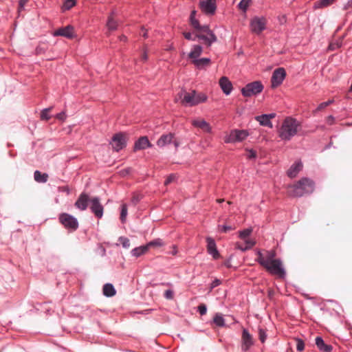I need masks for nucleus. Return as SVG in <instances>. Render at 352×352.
Listing matches in <instances>:
<instances>
[{
    "instance_id": "63",
    "label": "nucleus",
    "mask_w": 352,
    "mask_h": 352,
    "mask_svg": "<svg viewBox=\"0 0 352 352\" xmlns=\"http://www.w3.org/2000/svg\"><path fill=\"white\" fill-rule=\"evenodd\" d=\"M127 38L124 35H121L120 36V41L125 42L126 41Z\"/></svg>"
},
{
    "instance_id": "62",
    "label": "nucleus",
    "mask_w": 352,
    "mask_h": 352,
    "mask_svg": "<svg viewBox=\"0 0 352 352\" xmlns=\"http://www.w3.org/2000/svg\"><path fill=\"white\" fill-rule=\"evenodd\" d=\"M230 132L236 133V132H248V131H247V130H244V129H242V130H240V129H233Z\"/></svg>"
},
{
    "instance_id": "16",
    "label": "nucleus",
    "mask_w": 352,
    "mask_h": 352,
    "mask_svg": "<svg viewBox=\"0 0 352 352\" xmlns=\"http://www.w3.org/2000/svg\"><path fill=\"white\" fill-rule=\"evenodd\" d=\"M73 27L70 25H67L63 28H60L56 30L54 33V35L56 36H61L66 37L67 38H72L74 37L73 33Z\"/></svg>"
},
{
    "instance_id": "57",
    "label": "nucleus",
    "mask_w": 352,
    "mask_h": 352,
    "mask_svg": "<svg viewBox=\"0 0 352 352\" xmlns=\"http://www.w3.org/2000/svg\"><path fill=\"white\" fill-rule=\"evenodd\" d=\"M140 199V197H139V195H133L132 199H131V201L134 204H136Z\"/></svg>"
},
{
    "instance_id": "40",
    "label": "nucleus",
    "mask_w": 352,
    "mask_h": 352,
    "mask_svg": "<svg viewBox=\"0 0 352 352\" xmlns=\"http://www.w3.org/2000/svg\"><path fill=\"white\" fill-rule=\"evenodd\" d=\"M146 245L148 248L150 247H161V246L164 245V243L161 239H155V240H153V241L149 242Z\"/></svg>"
},
{
    "instance_id": "52",
    "label": "nucleus",
    "mask_w": 352,
    "mask_h": 352,
    "mask_svg": "<svg viewBox=\"0 0 352 352\" xmlns=\"http://www.w3.org/2000/svg\"><path fill=\"white\" fill-rule=\"evenodd\" d=\"M164 297L168 300L173 299V292L170 289L165 291Z\"/></svg>"
},
{
    "instance_id": "6",
    "label": "nucleus",
    "mask_w": 352,
    "mask_h": 352,
    "mask_svg": "<svg viewBox=\"0 0 352 352\" xmlns=\"http://www.w3.org/2000/svg\"><path fill=\"white\" fill-rule=\"evenodd\" d=\"M286 76V72L283 67H278L276 69L272 75L271 86L272 88H276L280 85Z\"/></svg>"
},
{
    "instance_id": "35",
    "label": "nucleus",
    "mask_w": 352,
    "mask_h": 352,
    "mask_svg": "<svg viewBox=\"0 0 352 352\" xmlns=\"http://www.w3.org/2000/svg\"><path fill=\"white\" fill-rule=\"evenodd\" d=\"M76 3V0H65L62 6V10L63 11L69 10L73 8Z\"/></svg>"
},
{
    "instance_id": "61",
    "label": "nucleus",
    "mask_w": 352,
    "mask_h": 352,
    "mask_svg": "<svg viewBox=\"0 0 352 352\" xmlns=\"http://www.w3.org/2000/svg\"><path fill=\"white\" fill-rule=\"evenodd\" d=\"M334 100H329L328 101H326V102H324L326 104L327 107H328L329 105L331 104L332 103H333Z\"/></svg>"
},
{
    "instance_id": "15",
    "label": "nucleus",
    "mask_w": 352,
    "mask_h": 352,
    "mask_svg": "<svg viewBox=\"0 0 352 352\" xmlns=\"http://www.w3.org/2000/svg\"><path fill=\"white\" fill-rule=\"evenodd\" d=\"M206 242L208 252L211 254L214 259L219 258L220 257V254L217 249L214 240L211 237H207Z\"/></svg>"
},
{
    "instance_id": "21",
    "label": "nucleus",
    "mask_w": 352,
    "mask_h": 352,
    "mask_svg": "<svg viewBox=\"0 0 352 352\" xmlns=\"http://www.w3.org/2000/svg\"><path fill=\"white\" fill-rule=\"evenodd\" d=\"M316 344L322 352H331L333 349L331 345L325 344L321 337L316 338Z\"/></svg>"
},
{
    "instance_id": "12",
    "label": "nucleus",
    "mask_w": 352,
    "mask_h": 352,
    "mask_svg": "<svg viewBox=\"0 0 352 352\" xmlns=\"http://www.w3.org/2000/svg\"><path fill=\"white\" fill-rule=\"evenodd\" d=\"M241 341V349L243 351H247L254 344V340L252 336L245 329H243V330Z\"/></svg>"
},
{
    "instance_id": "24",
    "label": "nucleus",
    "mask_w": 352,
    "mask_h": 352,
    "mask_svg": "<svg viewBox=\"0 0 352 352\" xmlns=\"http://www.w3.org/2000/svg\"><path fill=\"white\" fill-rule=\"evenodd\" d=\"M211 60L210 58H201L192 60V63L198 69H203L206 66L209 65Z\"/></svg>"
},
{
    "instance_id": "22",
    "label": "nucleus",
    "mask_w": 352,
    "mask_h": 352,
    "mask_svg": "<svg viewBox=\"0 0 352 352\" xmlns=\"http://www.w3.org/2000/svg\"><path fill=\"white\" fill-rule=\"evenodd\" d=\"M203 52V48L199 45H194L192 46V48L190 53L188 54V57L192 59V61L193 60H196L199 58L200 55Z\"/></svg>"
},
{
    "instance_id": "36",
    "label": "nucleus",
    "mask_w": 352,
    "mask_h": 352,
    "mask_svg": "<svg viewBox=\"0 0 352 352\" xmlns=\"http://www.w3.org/2000/svg\"><path fill=\"white\" fill-rule=\"evenodd\" d=\"M207 96L204 93H197L195 94V100L197 102V105L207 100Z\"/></svg>"
},
{
    "instance_id": "20",
    "label": "nucleus",
    "mask_w": 352,
    "mask_h": 352,
    "mask_svg": "<svg viewBox=\"0 0 352 352\" xmlns=\"http://www.w3.org/2000/svg\"><path fill=\"white\" fill-rule=\"evenodd\" d=\"M192 124L195 127L205 130L206 132H211V127L209 123L203 119L195 120Z\"/></svg>"
},
{
    "instance_id": "14",
    "label": "nucleus",
    "mask_w": 352,
    "mask_h": 352,
    "mask_svg": "<svg viewBox=\"0 0 352 352\" xmlns=\"http://www.w3.org/2000/svg\"><path fill=\"white\" fill-rule=\"evenodd\" d=\"M219 86L226 96L230 94L233 88L231 81L226 76H223L219 79Z\"/></svg>"
},
{
    "instance_id": "54",
    "label": "nucleus",
    "mask_w": 352,
    "mask_h": 352,
    "mask_svg": "<svg viewBox=\"0 0 352 352\" xmlns=\"http://www.w3.org/2000/svg\"><path fill=\"white\" fill-rule=\"evenodd\" d=\"M327 107L325 103L323 102L322 103H320L318 107L314 111V113L316 114L317 112L318 111H320L322 110H323L324 109H325Z\"/></svg>"
},
{
    "instance_id": "10",
    "label": "nucleus",
    "mask_w": 352,
    "mask_h": 352,
    "mask_svg": "<svg viewBox=\"0 0 352 352\" xmlns=\"http://www.w3.org/2000/svg\"><path fill=\"white\" fill-rule=\"evenodd\" d=\"M299 124L300 123L296 119L287 117L283 122L281 132H297Z\"/></svg>"
},
{
    "instance_id": "5",
    "label": "nucleus",
    "mask_w": 352,
    "mask_h": 352,
    "mask_svg": "<svg viewBox=\"0 0 352 352\" xmlns=\"http://www.w3.org/2000/svg\"><path fill=\"white\" fill-rule=\"evenodd\" d=\"M59 221L66 228L72 230H76L78 227V223L76 219L67 213L60 214Z\"/></svg>"
},
{
    "instance_id": "49",
    "label": "nucleus",
    "mask_w": 352,
    "mask_h": 352,
    "mask_svg": "<svg viewBox=\"0 0 352 352\" xmlns=\"http://www.w3.org/2000/svg\"><path fill=\"white\" fill-rule=\"evenodd\" d=\"M198 311L201 316L205 315L207 311L206 306L204 304H201L198 307Z\"/></svg>"
},
{
    "instance_id": "1",
    "label": "nucleus",
    "mask_w": 352,
    "mask_h": 352,
    "mask_svg": "<svg viewBox=\"0 0 352 352\" xmlns=\"http://www.w3.org/2000/svg\"><path fill=\"white\" fill-rule=\"evenodd\" d=\"M257 256L256 261L268 272L280 278L285 276V271L283 267V263L280 259L275 258L276 253L274 251L267 252L265 256L258 252Z\"/></svg>"
},
{
    "instance_id": "42",
    "label": "nucleus",
    "mask_w": 352,
    "mask_h": 352,
    "mask_svg": "<svg viewBox=\"0 0 352 352\" xmlns=\"http://www.w3.org/2000/svg\"><path fill=\"white\" fill-rule=\"evenodd\" d=\"M55 118L59 121L64 122L67 118V115L66 114L65 111H62L61 112L56 114Z\"/></svg>"
},
{
    "instance_id": "43",
    "label": "nucleus",
    "mask_w": 352,
    "mask_h": 352,
    "mask_svg": "<svg viewBox=\"0 0 352 352\" xmlns=\"http://www.w3.org/2000/svg\"><path fill=\"white\" fill-rule=\"evenodd\" d=\"M119 241L124 248H129L130 247V241L126 237H120Z\"/></svg>"
},
{
    "instance_id": "56",
    "label": "nucleus",
    "mask_w": 352,
    "mask_h": 352,
    "mask_svg": "<svg viewBox=\"0 0 352 352\" xmlns=\"http://www.w3.org/2000/svg\"><path fill=\"white\" fill-rule=\"evenodd\" d=\"M293 133H280V137L282 138V139H289L290 137L292 135Z\"/></svg>"
},
{
    "instance_id": "45",
    "label": "nucleus",
    "mask_w": 352,
    "mask_h": 352,
    "mask_svg": "<svg viewBox=\"0 0 352 352\" xmlns=\"http://www.w3.org/2000/svg\"><path fill=\"white\" fill-rule=\"evenodd\" d=\"M296 349L298 351H302L305 348V343L300 339H296Z\"/></svg>"
},
{
    "instance_id": "44",
    "label": "nucleus",
    "mask_w": 352,
    "mask_h": 352,
    "mask_svg": "<svg viewBox=\"0 0 352 352\" xmlns=\"http://www.w3.org/2000/svg\"><path fill=\"white\" fill-rule=\"evenodd\" d=\"M243 240H244V243H245V246H246L248 250L252 248L255 244L254 241H253L250 239L247 238Z\"/></svg>"
},
{
    "instance_id": "37",
    "label": "nucleus",
    "mask_w": 352,
    "mask_h": 352,
    "mask_svg": "<svg viewBox=\"0 0 352 352\" xmlns=\"http://www.w3.org/2000/svg\"><path fill=\"white\" fill-rule=\"evenodd\" d=\"M250 1L251 0H241L238 4L239 9L244 12H246Z\"/></svg>"
},
{
    "instance_id": "30",
    "label": "nucleus",
    "mask_w": 352,
    "mask_h": 352,
    "mask_svg": "<svg viewBox=\"0 0 352 352\" xmlns=\"http://www.w3.org/2000/svg\"><path fill=\"white\" fill-rule=\"evenodd\" d=\"M113 14V12H112L111 15L109 16L108 20L107 22V26L108 29L111 31H113L117 30L118 28V22L113 19L112 15Z\"/></svg>"
},
{
    "instance_id": "31",
    "label": "nucleus",
    "mask_w": 352,
    "mask_h": 352,
    "mask_svg": "<svg viewBox=\"0 0 352 352\" xmlns=\"http://www.w3.org/2000/svg\"><path fill=\"white\" fill-rule=\"evenodd\" d=\"M53 109L52 107H50L47 108L43 109L40 113V118L41 120H50L52 116L50 115V111Z\"/></svg>"
},
{
    "instance_id": "32",
    "label": "nucleus",
    "mask_w": 352,
    "mask_h": 352,
    "mask_svg": "<svg viewBox=\"0 0 352 352\" xmlns=\"http://www.w3.org/2000/svg\"><path fill=\"white\" fill-rule=\"evenodd\" d=\"M196 10H192L190 14V25L195 29V28H199V22L195 18Z\"/></svg>"
},
{
    "instance_id": "46",
    "label": "nucleus",
    "mask_w": 352,
    "mask_h": 352,
    "mask_svg": "<svg viewBox=\"0 0 352 352\" xmlns=\"http://www.w3.org/2000/svg\"><path fill=\"white\" fill-rule=\"evenodd\" d=\"M258 336H259L260 340L261 341V342L263 343L267 338V335H266L265 331L262 329H259Z\"/></svg>"
},
{
    "instance_id": "33",
    "label": "nucleus",
    "mask_w": 352,
    "mask_h": 352,
    "mask_svg": "<svg viewBox=\"0 0 352 352\" xmlns=\"http://www.w3.org/2000/svg\"><path fill=\"white\" fill-rule=\"evenodd\" d=\"M214 323L218 327H224L225 326V320L220 314H217L213 319Z\"/></svg>"
},
{
    "instance_id": "39",
    "label": "nucleus",
    "mask_w": 352,
    "mask_h": 352,
    "mask_svg": "<svg viewBox=\"0 0 352 352\" xmlns=\"http://www.w3.org/2000/svg\"><path fill=\"white\" fill-rule=\"evenodd\" d=\"M252 232V228L245 229L239 232V237L241 239H245L248 238V236L250 235Z\"/></svg>"
},
{
    "instance_id": "18",
    "label": "nucleus",
    "mask_w": 352,
    "mask_h": 352,
    "mask_svg": "<svg viewBox=\"0 0 352 352\" xmlns=\"http://www.w3.org/2000/svg\"><path fill=\"white\" fill-rule=\"evenodd\" d=\"M196 37L197 38L204 41L208 47L211 46L213 43L217 41V37L214 33L208 34L207 35L197 34Z\"/></svg>"
},
{
    "instance_id": "8",
    "label": "nucleus",
    "mask_w": 352,
    "mask_h": 352,
    "mask_svg": "<svg viewBox=\"0 0 352 352\" xmlns=\"http://www.w3.org/2000/svg\"><path fill=\"white\" fill-rule=\"evenodd\" d=\"M126 144V140L124 133H114L110 142L112 148L116 151H119L125 147Z\"/></svg>"
},
{
    "instance_id": "27",
    "label": "nucleus",
    "mask_w": 352,
    "mask_h": 352,
    "mask_svg": "<svg viewBox=\"0 0 352 352\" xmlns=\"http://www.w3.org/2000/svg\"><path fill=\"white\" fill-rule=\"evenodd\" d=\"M48 177L49 176L47 173H42L39 170H36L34 173V180L38 183H45Z\"/></svg>"
},
{
    "instance_id": "50",
    "label": "nucleus",
    "mask_w": 352,
    "mask_h": 352,
    "mask_svg": "<svg viewBox=\"0 0 352 352\" xmlns=\"http://www.w3.org/2000/svg\"><path fill=\"white\" fill-rule=\"evenodd\" d=\"M175 178L176 176L175 175H170L165 180L164 185L167 186L169 184L172 183L173 181H175Z\"/></svg>"
},
{
    "instance_id": "19",
    "label": "nucleus",
    "mask_w": 352,
    "mask_h": 352,
    "mask_svg": "<svg viewBox=\"0 0 352 352\" xmlns=\"http://www.w3.org/2000/svg\"><path fill=\"white\" fill-rule=\"evenodd\" d=\"M302 164L300 162H297L294 164L287 170V176L290 178L295 177L298 173L302 170Z\"/></svg>"
},
{
    "instance_id": "26",
    "label": "nucleus",
    "mask_w": 352,
    "mask_h": 352,
    "mask_svg": "<svg viewBox=\"0 0 352 352\" xmlns=\"http://www.w3.org/2000/svg\"><path fill=\"white\" fill-rule=\"evenodd\" d=\"M173 139V133H166L164 134L161 136V138L157 141V144L160 146H164V145L170 143Z\"/></svg>"
},
{
    "instance_id": "13",
    "label": "nucleus",
    "mask_w": 352,
    "mask_h": 352,
    "mask_svg": "<svg viewBox=\"0 0 352 352\" xmlns=\"http://www.w3.org/2000/svg\"><path fill=\"white\" fill-rule=\"evenodd\" d=\"M248 133H226L223 138L226 143H236L243 140Z\"/></svg>"
},
{
    "instance_id": "47",
    "label": "nucleus",
    "mask_w": 352,
    "mask_h": 352,
    "mask_svg": "<svg viewBox=\"0 0 352 352\" xmlns=\"http://www.w3.org/2000/svg\"><path fill=\"white\" fill-rule=\"evenodd\" d=\"M183 36L188 41H195L197 39L196 35L192 36V35L190 32H183Z\"/></svg>"
},
{
    "instance_id": "41",
    "label": "nucleus",
    "mask_w": 352,
    "mask_h": 352,
    "mask_svg": "<svg viewBox=\"0 0 352 352\" xmlns=\"http://www.w3.org/2000/svg\"><path fill=\"white\" fill-rule=\"evenodd\" d=\"M195 30H197V31H201V32H205L207 34H211V33H214L209 28L208 25H201L199 24V28H195Z\"/></svg>"
},
{
    "instance_id": "51",
    "label": "nucleus",
    "mask_w": 352,
    "mask_h": 352,
    "mask_svg": "<svg viewBox=\"0 0 352 352\" xmlns=\"http://www.w3.org/2000/svg\"><path fill=\"white\" fill-rule=\"evenodd\" d=\"M235 248L241 251L248 250L246 246H245V243H242L237 242L235 244Z\"/></svg>"
},
{
    "instance_id": "38",
    "label": "nucleus",
    "mask_w": 352,
    "mask_h": 352,
    "mask_svg": "<svg viewBox=\"0 0 352 352\" xmlns=\"http://www.w3.org/2000/svg\"><path fill=\"white\" fill-rule=\"evenodd\" d=\"M126 215H127V206H126V204H124L122 205L121 213H120V220L122 223L125 222Z\"/></svg>"
},
{
    "instance_id": "53",
    "label": "nucleus",
    "mask_w": 352,
    "mask_h": 352,
    "mask_svg": "<svg viewBox=\"0 0 352 352\" xmlns=\"http://www.w3.org/2000/svg\"><path fill=\"white\" fill-rule=\"evenodd\" d=\"M247 152H248L247 157L248 159H254V158L256 157V153L255 151H254V150H248Z\"/></svg>"
},
{
    "instance_id": "28",
    "label": "nucleus",
    "mask_w": 352,
    "mask_h": 352,
    "mask_svg": "<svg viewBox=\"0 0 352 352\" xmlns=\"http://www.w3.org/2000/svg\"><path fill=\"white\" fill-rule=\"evenodd\" d=\"M103 294L107 297L113 296L116 294V289L112 284L107 283L103 286Z\"/></svg>"
},
{
    "instance_id": "55",
    "label": "nucleus",
    "mask_w": 352,
    "mask_h": 352,
    "mask_svg": "<svg viewBox=\"0 0 352 352\" xmlns=\"http://www.w3.org/2000/svg\"><path fill=\"white\" fill-rule=\"evenodd\" d=\"M220 284H221V280L219 279H215L211 283V289H213V288L219 286Z\"/></svg>"
},
{
    "instance_id": "4",
    "label": "nucleus",
    "mask_w": 352,
    "mask_h": 352,
    "mask_svg": "<svg viewBox=\"0 0 352 352\" xmlns=\"http://www.w3.org/2000/svg\"><path fill=\"white\" fill-rule=\"evenodd\" d=\"M195 90L191 92H186L184 89L178 93L177 97L181 100V103L184 106L194 107L197 105V102L195 100Z\"/></svg>"
},
{
    "instance_id": "60",
    "label": "nucleus",
    "mask_w": 352,
    "mask_h": 352,
    "mask_svg": "<svg viewBox=\"0 0 352 352\" xmlns=\"http://www.w3.org/2000/svg\"><path fill=\"white\" fill-rule=\"evenodd\" d=\"M267 116L269 118V120H271L272 118H275L276 113H269V114H267Z\"/></svg>"
},
{
    "instance_id": "7",
    "label": "nucleus",
    "mask_w": 352,
    "mask_h": 352,
    "mask_svg": "<svg viewBox=\"0 0 352 352\" xmlns=\"http://www.w3.org/2000/svg\"><path fill=\"white\" fill-rule=\"evenodd\" d=\"M251 31L256 34H260L266 28V21L263 17L255 16L250 21Z\"/></svg>"
},
{
    "instance_id": "9",
    "label": "nucleus",
    "mask_w": 352,
    "mask_h": 352,
    "mask_svg": "<svg viewBox=\"0 0 352 352\" xmlns=\"http://www.w3.org/2000/svg\"><path fill=\"white\" fill-rule=\"evenodd\" d=\"M199 8L206 15H214L217 10V4L212 0H204L199 2Z\"/></svg>"
},
{
    "instance_id": "59",
    "label": "nucleus",
    "mask_w": 352,
    "mask_h": 352,
    "mask_svg": "<svg viewBox=\"0 0 352 352\" xmlns=\"http://www.w3.org/2000/svg\"><path fill=\"white\" fill-rule=\"evenodd\" d=\"M232 230V227H230V226H224L223 227V231L224 232H228V231H229V230Z\"/></svg>"
},
{
    "instance_id": "11",
    "label": "nucleus",
    "mask_w": 352,
    "mask_h": 352,
    "mask_svg": "<svg viewBox=\"0 0 352 352\" xmlns=\"http://www.w3.org/2000/svg\"><path fill=\"white\" fill-rule=\"evenodd\" d=\"M90 209L97 218H101L103 215V206L98 197H93L90 199Z\"/></svg>"
},
{
    "instance_id": "48",
    "label": "nucleus",
    "mask_w": 352,
    "mask_h": 352,
    "mask_svg": "<svg viewBox=\"0 0 352 352\" xmlns=\"http://www.w3.org/2000/svg\"><path fill=\"white\" fill-rule=\"evenodd\" d=\"M30 0H19V8L18 11L21 12L24 10V7L25 4L29 1Z\"/></svg>"
},
{
    "instance_id": "58",
    "label": "nucleus",
    "mask_w": 352,
    "mask_h": 352,
    "mask_svg": "<svg viewBox=\"0 0 352 352\" xmlns=\"http://www.w3.org/2000/svg\"><path fill=\"white\" fill-rule=\"evenodd\" d=\"M333 120L334 118L332 116H329L327 119V122L329 124H331L333 123Z\"/></svg>"
},
{
    "instance_id": "3",
    "label": "nucleus",
    "mask_w": 352,
    "mask_h": 352,
    "mask_svg": "<svg viewBox=\"0 0 352 352\" xmlns=\"http://www.w3.org/2000/svg\"><path fill=\"white\" fill-rule=\"evenodd\" d=\"M264 89L262 82L259 80L253 81L245 85L241 90L244 97H251L261 93Z\"/></svg>"
},
{
    "instance_id": "17",
    "label": "nucleus",
    "mask_w": 352,
    "mask_h": 352,
    "mask_svg": "<svg viewBox=\"0 0 352 352\" xmlns=\"http://www.w3.org/2000/svg\"><path fill=\"white\" fill-rule=\"evenodd\" d=\"M89 196L85 193L80 195L75 203V206L81 210H85L87 208L88 202L90 201Z\"/></svg>"
},
{
    "instance_id": "29",
    "label": "nucleus",
    "mask_w": 352,
    "mask_h": 352,
    "mask_svg": "<svg viewBox=\"0 0 352 352\" xmlns=\"http://www.w3.org/2000/svg\"><path fill=\"white\" fill-rule=\"evenodd\" d=\"M148 248L147 245H146L134 248L131 252L133 256L135 257H139L141 255L145 254L148 251Z\"/></svg>"
},
{
    "instance_id": "2",
    "label": "nucleus",
    "mask_w": 352,
    "mask_h": 352,
    "mask_svg": "<svg viewBox=\"0 0 352 352\" xmlns=\"http://www.w3.org/2000/svg\"><path fill=\"white\" fill-rule=\"evenodd\" d=\"M314 182L307 177H303L294 185L288 186V195L291 197H298L314 192Z\"/></svg>"
},
{
    "instance_id": "23",
    "label": "nucleus",
    "mask_w": 352,
    "mask_h": 352,
    "mask_svg": "<svg viewBox=\"0 0 352 352\" xmlns=\"http://www.w3.org/2000/svg\"><path fill=\"white\" fill-rule=\"evenodd\" d=\"M151 146L146 136L141 137L135 144V150L144 149Z\"/></svg>"
},
{
    "instance_id": "34",
    "label": "nucleus",
    "mask_w": 352,
    "mask_h": 352,
    "mask_svg": "<svg viewBox=\"0 0 352 352\" xmlns=\"http://www.w3.org/2000/svg\"><path fill=\"white\" fill-rule=\"evenodd\" d=\"M332 4L331 0H319L314 4V8L316 9L327 7Z\"/></svg>"
},
{
    "instance_id": "64",
    "label": "nucleus",
    "mask_w": 352,
    "mask_h": 352,
    "mask_svg": "<svg viewBox=\"0 0 352 352\" xmlns=\"http://www.w3.org/2000/svg\"><path fill=\"white\" fill-rule=\"evenodd\" d=\"M142 60H143L144 61H146V60H147V58H148V56H147V54H146V52H144V53L142 54Z\"/></svg>"
},
{
    "instance_id": "25",
    "label": "nucleus",
    "mask_w": 352,
    "mask_h": 352,
    "mask_svg": "<svg viewBox=\"0 0 352 352\" xmlns=\"http://www.w3.org/2000/svg\"><path fill=\"white\" fill-rule=\"evenodd\" d=\"M255 118L261 125L272 128V123L267 118V114L257 116Z\"/></svg>"
}]
</instances>
